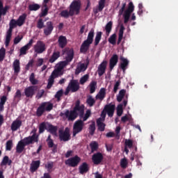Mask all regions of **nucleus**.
Masks as SVG:
<instances>
[{"instance_id": "nucleus-1", "label": "nucleus", "mask_w": 178, "mask_h": 178, "mask_svg": "<svg viewBox=\"0 0 178 178\" xmlns=\"http://www.w3.org/2000/svg\"><path fill=\"white\" fill-rule=\"evenodd\" d=\"M65 54L66 55L65 60H62L57 65L48 79V83L47 86L48 89L51 88V87L54 86L55 79L63 74L64 67H65V66L69 65V63L73 60L74 56V51L73 48H65L63 49V55Z\"/></svg>"}, {"instance_id": "nucleus-2", "label": "nucleus", "mask_w": 178, "mask_h": 178, "mask_svg": "<svg viewBox=\"0 0 178 178\" xmlns=\"http://www.w3.org/2000/svg\"><path fill=\"white\" fill-rule=\"evenodd\" d=\"M85 105H81L80 99H77L75 102V106H74V109H72V111L67 109L64 113H61L60 115L63 116V115H65V117L67 118L68 120H74L79 115L81 119H83Z\"/></svg>"}, {"instance_id": "nucleus-3", "label": "nucleus", "mask_w": 178, "mask_h": 178, "mask_svg": "<svg viewBox=\"0 0 178 178\" xmlns=\"http://www.w3.org/2000/svg\"><path fill=\"white\" fill-rule=\"evenodd\" d=\"M32 136H29L28 137H24L23 140L18 141L16 145V152L21 154L25 149L26 145L29 144H33V143H38L39 141V136L37 134V129L34 127L31 132Z\"/></svg>"}, {"instance_id": "nucleus-4", "label": "nucleus", "mask_w": 178, "mask_h": 178, "mask_svg": "<svg viewBox=\"0 0 178 178\" xmlns=\"http://www.w3.org/2000/svg\"><path fill=\"white\" fill-rule=\"evenodd\" d=\"M79 88L80 84L78 80L72 79L70 81V83H68V86H67V88L65 89L64 94L65 95H68L70 91H71L72 92H76L79 90Z\"/></svg>"}, {"instance_id": "nucleus-5", "label": "nucleus", "mask_w": 178, "mask_h": 178, "mask_svg": "<svg viewBox=\"0 0 178 178\" xmlns=\"http://www.w3.org/2000/svg\"><path fill=\"white\" fill-rule=\"evenodd\" d=\"M53 107L54 105L51 102H42L36 110L37 116H42L45 111H50Z\"/></svg>"}, {"instance_id": "nucleus-6", "label": "nucleus", "mask_w": 178, "mask_h": 178, "mask_svg": "<svg viewBox=\"0 0 178 178\" xmlns=\"http://www.w3.org/2000/svg\"><path fill=\"white\" fill-rule=\"evenodd\" d=\"M17 20H15V19H12L10 22H9V29L7 31L6 37V47H8L10 39L12 38V33L13 29L17 27Z\"/></svg>"}, {"instance_id": "nucleus-7", "label": "nucleus", "mask_w": 178, "mask_h": 178, "mask_svg": "<svg viewBox=\"0 0 178 178\" xmlns=\"http://www.w3.org/2000/svg\"><path fill=\"white\" fill-rule=\"evenodd\" d=\"M81 8V1H72L71 5H70V16H74V15H79L80 13Z\"/></svg>"}, {"instance_id": "nucleus-8", "label": "nucleus", "mask_w": 178, "mask_h": 178, "mask_svg": "<svg viewBox=\"0 0 178 178\" xmlns=\"http://www.w3.org/2000/svg\"><path fill=\"white\" fill-rule=\"evenodd\" d=\"M83 127L84 122L81 118L79 119L78 120H76L75 123H74L73 125V136H76L78 133L82 131Z\"/></svg>"}, {"instance_id": "nucleus-9", "label": "nucleus", "mask_w": 178, "mask_h": 178, "mask_svg": "<svg viewBox=\"0 0 178 178\" xmlns=\"http://www.w3.org/2000/svg\"><path fill=\"white\" fill-rule=\"evenodd\" d=\"M38 90V86H29L24 88V93L26 98H33Z\"/></svg>"}, {"instance_id": "nucleus-10", "label": "nucleus", "mask_w": 178, "mask_h": 178, "mask_svg": "<svg viewBox=\"0 0 178 178\" xmlns=\"http://www.w3.org/2000/svg\"><path fill=\"white\" fill-rule=\"evenodd\" d=\"M58 134H59V138L61 140V141H68L70 140V130L69 127H65V130H62L60 129L58 130Z\"/></svg>"}, {"instance_id": "nucleus-11", "label": "nucleus", "mask_w": 178, "mask_h": 178, "mask_svg": "<svg viewBox=\"0 0 178 178\" xmlns=\"http://www.w3.org/2000/svg\"><path fill=\"white\" fill-rule=\"evenodd\" d=\"M81 161L80 156L79 155H75L74 156H71L70 158H68L65 161V164L69 165V166H77Z\"/></svg>"}, {"instance_id": "nucleus-12", "label": "nucleus", "mask_w": 178, "mask_h": 178, "mask_svg": "<svg viewBox=\"0 0 178 178\" xmlns=\"http://www.w3.org/2000/svg\"><path fill=\"white\" fill-rule=\"evenodd\" d=\"M44 51H46V44L43 41H37L34 45V51L36 54H42Z\"/></svg>"}, {"instance_id": "nucleus-13", "label": "nucleus", "mask_w": 178, "mask_h": 178, "mask_svg": "<svg viewBox=\"0 0 178 178\" xmlns=\"http://www.w3.org/2000/svg\"><path fill=\"white\" fill-rule=\"evenodd\" d=\"M104 160V155L102 152H95L92 156V161L95 165H99Z\"/></svg>"}, {"instance_id": "nucleus-14", "label": "nucleus", "mask_w": 178, "mask_h": 178, "mask_svg": "<svg viewBox=\"0 0 178 178\" xmlns=\"http://www.w3.org/2000/svg\"><path fill=\"white\" fill-rule=\"evenodd\" d=\"M104 111H106L110 118H112L115 113V104H106V105L104 106Z\"/></svg>"}, {"instance_id": "nucleus-15", "label": "nucleus", "mask_w": 178, "mask_h": 178, "mask_svg": "<svg viewBox=\"0 0 178 178\" xmlns=\"http://www.w3.org/2000/svg\"><path fill=\"white\" fill-rule=\"evenodd\" d=\"M108 65V60H103L98 66L97 67V73L99 77L103 76L104 73L106 72V67Z\"/></svg>"}, {"instance_id": "nucleus-16", "label": "nucleus", "mask_w": 178, "mask_h": 178, "mask_svg": "<svg viewBox=\"0 0 178 178\" xmlns=\"http://www.w3.org/2000/svg\"><path fill=\"white\" fill-rule=\"evenodd\" d=\"M34 42L33 38H31V40H29V42L26 44V45H24V47H22L20 48L19 51V55H26L27 54V51L31 48Z\"/></svg>"}, {"instance_id": "nucleus-17", "label": "nucleus", "mask_w": 178, "mask_h": 178, "mask_svg": "<svg viewBox=\"0 0 178 178\" xmlns=\"http://www.w3.org/2000/svg\"><path fill=\"white\" fill-rule=\"evenodd\" d=\"M118 60H119L118 55L117 54H113V55H112L111 58H110V60H109L110 70H113L114 69L115 66L118 65Z\"/></svg>"}, {"instance_id": "nucleus-18", "label": "nucleus", "mask_w": 178, "mask_h": 178, "mask_svg": "<svg viewBox=\"0 0 178 178\" xmlns=\"http://www.w3.org/2000/svg\"><path fill=\"white\" fill-rule=\"evenodd\" d=\"M49 148H52L53 152H57L58 144H54L53 138H51V134H49L46 140Z\"/></svg>"}, {"instance_id": "nucleus-19", "label": "nucleus", "mask_w": 178, "mask_h": 178, "mask_svg": "<svg viewBox=\"0 0 178 178\" xmlns=\"http://www.w3.org/2000/svg\"><path fill=\"white\" fill-rule=\"evenodd\" d=\"M54 29V23L52 22H47L46 26H44V33L45 35H50Z\"/></svg>"}, {"instance_id": "nucleus-20", "label": "nucleus", "mask_w": 178, "mask_h": 178, "mask_svg": "<svg viewBox=\"0 0 178 178\" xmlns=\"http://www.w3.org/2000/svg\"><path fill=\"white\" fill-rule=\"evenodd\" d=\"M120 67L125 72L129 65V60L127 58H124V56L120 57Z\"/></svg>"}, {"instance_id": "nucleus-21", "label": "nucleus", "mask_w": 178, "mask_h": 178, "mask_svg": "<svg viewBox=\"0 0 178 178\" xmlns=\"http://www.w3.org/2000/svg\"><path fill=\"white\" fill-rule=\"evenodd\" d=\"M106 96V88L104 87H102L100 88L99 92L95 95L96 99H100V101H103L105 97Z\"/></svg>"}, {"instance_id": "nucleus-22", "label": "nucleus", "mask_w": 178, "mask_h": 178, "mask_svg": "<svg viewBox=\"0 0 178 178\" xmlns=\"http://www.w3.org/2000/svg\"><path fill=\"white\" fill-rule=\"evenodd\" d=\"M40 164L41 161L40 160L32 161L30 166V171L31 172V173H34V172H36L38 168H40Z\"/></svg>"}, {"instance_id": "nucleus-23", "label": "nucleus", "mask_w": 178, "mask_h": 178, "mask_svg": "<svg viewBox=\"0 0 178 178\" xmlns=\"http://www.w3.org/2000/svg\"><path fill=\"white\" fill-rule=\"evenodd\" d=\"M89 65V60L86 62V64L85 63H81L79 66H78L75 70V74H79L81 72H85L87 70Z\"/></svg>"}, {"instance_id": "nucleus-24", "label": "nucleus", "mask_w": 178, "mask_h": 178, "mask_svg": "<svg viewBox=\"0 0 178 178\" xmlns=\"http://www.w3.org/2000/svg\"><path fill=\"white\" fill-rule=\"evenodd\" d=\"M22 124V121L20 119H16L14 120L11 124V130L13 131H16Z\"/></svg>"}, {"instance_id": "nucleus-25", "label": "nucleus", "mask_w": 178, "mask_h": 178, "mask_svg": "<svg viewBox=\"0 0 178 178\" xmlns=\"http://www.w3.org/2000/svg\"><path fill=\"white\" fill-rule=\"evenodd\" d=\"M58 42V47H60V48H64L65 49V47H66L67 44V40L65 35H60Z\"/></svg>"}, {"instance_id": "nucleus-26", "label": "nucleus", "mask_w": 178, "mask_h": 178, "mask_svg": "<svg viewBox=\"0 0 178 178\" xmlns=\"http://www.w3.org/2000/svg\"><path fill=\"white\" fill-rule=\"evenodd\" d=\"M90 168L88 163L87 162H83L81 165H79V170L81 175H83V173H87L88 172Z\"/></svg>"}, {"instance_id": "nucleus-27", "label": "nucleus", "mask_w": 178, "mask_h": 178, "mask_svg": "<svg viewBox=\"0 0 178 178\" xmlns=\"http://www.w3.org/2000/svg\"><path fill=\"white\" fill-rule=\"evenodd\" d=\"M94 37H95V30L92 29L89 31V33L88 34L87 40H88V49H90V47L91 44H92V42H93Z\"/></svg>"}, {"instance_id": "nucleus-28", "label": "nucleus", "mask_w": 178, "mask_h": 178, "mask_svg": "<svg viewBox=\"0 0 178 178\" xmlns=\"http://www.w3.org/2000/svg\"><path fill=\"white\" fill-rule=\"evenodd\" d=\"M125 27L124 24H120V28L119 30L118 38L117 41V44H120L121 41L123 40L124 33Z\"/></svg>"}, {"instance_id": "nucleus-29", "label": "nucleus", "mask_w": 178, "mask_h": 178, "mask_svg": "<svg viewBox=\"0 0 178 178\" xmlns=\"http://www.w3.org/2000/svg\"><path fill=\"white\" fill-rule=\"evenodd\" d=\"M60 51H54L51 56L49 58V62H50V63H54L55 60H56V59H58V58H60Z\"/></svg>"}, {"instance_id": "nucleus-30", "label": "nucleus", "mask_w": 178, "mask_h": 178, "mask_svg": "<svg viewBox=\"0 0 178 178\" xmlns=\"http://www.w3.org/2000/svg\"><path fill=\"white\" fill-rule=\"evenodd\" d=\"M47 131L51 133V134H56L58 126H54L51 123H49V122H47Z\"/></svg>"}, {"instance_id": "nucleus-31", "label": "nucleus", "mask_w": 178, "mask_h": 178, "mask_svg": "<svg viewBox=\"0 0 178 178\" xmlns=\"http://www.w3.org/2000/svg\"><path fill=\"white\" fill-rule=\"evenodd\" d=\"M97 124L98 127V130H99L100 131H104L106 128V124L102 122V118H99L97 120Z\"/></svg>"}, {"instance_id": "nucleus-32", "label": "nucleus", "mask_w": 178, "mask_h": 178, "mask_svg": "<svg viewBox=\"0 0 178 178\" xmlns=\"http://www.w3.org/2000/svg\"><path fill=\"white\" fill-rule=\"evenodd\" d=\"M88 51V41L87 38L86 40H85V41H83V42H82V44L81 45V48H80V51L83 54H86Z\"/></svg>"}, {"instance_id": "nucleus-33", "label": "nucleus", "mask_w": 178, "mask_h": 178, "mask_svg": "<svg viewBox=\"0 0 178 178\" xmlns=\"http://www.w3.org/2000/svg\"><path fill=\"white\" fill-rule=\"evenodd\" d=\"M12 162L13 161L12 159H10L8 155H5L2 159L1 165L4 166L6 165H11Z\"/></svg>"}, {"instance_id": "nucleus-34", "label": "nucleus", "mask_w": 178, "mask_h": 178, "mask_svg": "<svg viewBox=\"0 0 178 178\" xmlns=\"http://www.w3.org/2000/svg\"><path fill=\"white\" fill-rule=\"evenodd\" d=\"M113 22L112 21L108 22L105 26L106 34L109 35L113 29Z\"/></svg>"}, {"instance_id": "nucleus-35", "label": "nucleus", "mask_w": 178, "mask_h": 178, "mask_svg": "<svg viewBox=\"0 0 178 178\" xmlns=\"http://www.w3.org/2000/svg\"><path fill=\"white\" fill-rule=\"evenodd\" d=\"M46 129L48 130V122H42L39 124V133H44Z\"/></svg>"}, {"instance_id": "nucleus-36", "label": "nucleus", "mask_w": 178, "mask_h": 178, "mask_svg": "<svg viewBox=\"0 0 178 178\" xmlns=\"http://www.w3.org/2000/svg\"><path fill=\"white\" fill-rule=\"evenodd\" d=\"M13 68L15 73H19L20 72V62L19 59H15V60H14Z\"/></svg>"}, {"instance_id": "nucleus-37", "label": "nucleus", "mask_w": 178, "mask_h": 178, "mask_svg": "<svg viewBox=\"0 0 178 178\" xmlns=\"http://www.w3.org/2000/svg\"><path fill=\"white\" fill-rule=\"evenodd\" d=\"M126 92L127 91L124 89L120 90L119 91V94L117 95V101H118V102H121L122 101Z\"/></svg>"}, {"instance_id": "nucleus-38", "label": "nucleus", "mask_w": 178, "mask_h": 178, "mask_svg": "<svg viewBox=\"0 0 178 178\" xmlns=\"http://www.w3.org/2000/svg\"><path fill=\"white\" fill-rule=\"evenodd\" d=\"M97 86V82L96 81H92L90 83L89 87H90V94H93V92L96 91Z\"/></svg>"}, {"instance_id": "nucleus-39", "label": "nucleus", "mask_w": 178, "mask_h": 178, "mask_svg": "<svg viewBox=\"0 0 178 178\" xmlns=\"http://www.w3.org/2000/svg\"><path fill=\"white\" fill-rule=\"evenodd\" d=\"M102 37V31H97L95 38V45L97 46L99 44Z\"/></svg>"}, {"instance_id": "nucleus-40", "label": "nucleus", "mask_w": 178, "mask_h": 178, "mask_svg": "<svg viewBox=\"0 0 178 178\" xmlns=\"http://www.w3.org/2000/svg\"><path fill=\"white\" fill-rule=\"evenodd\" d=\"M54 166V163L53 161H49L45 164V168L47 170L48 173H49V175H51L53 168Z\"/></svg>"}, {"instance_id": "nucleus-41", "label": "nucleus", "mask_w": 178, "mask_h": 178, "mask_svg": "<svg viewBox=\"0 0 178 178\" xmlns=\"http://www.w3.org/2000/svg\"><path fill=\"white\" fill-rule=\"evenodd\" d=\"M26 19V13H23L19 16V19H17V26H22Z\"/></svg>"}, {"instance_id": "nucleus-42", "label": "nucleus", "mask_w": 178, "mask_h": 178, "mask_svg": "<svg viewBox=\"0 0 178 178\" xmlns=\"http://www.w3.org/2000/svg\"><path fill=\"white\" fill-rule=\"evenodd\" d=\"M90 147L91 148V152H95V151H97L99 148V144L97 141H91L90 143Z\"/></svg>"}, {"instance_id": "nucleus-43", "label": "nucleus", "mask_w": 178, "mask_h": 178, "mask_svg": "<svg viewBox=\"0 0 178 178\" xmlns=\"http://www.w3.org/2000/svg\"><path fill=\"white\" fill-rule=\"evenodd\" d=\"M95 102L96 101L92 95H89V97H88L86 99V103L88 104V105H89V106H93Z\"/></svg>"}, {"instance_id": "nucleus-44", "label": "nucleus", "mask_w": 178, "mask_h": 178, "mask_svg": "<svg viewBox=\"0 0 178 178\" xmlns=\"http://www.w3.org/2000/svg\"><path fill=\"white\" fill-rule=\"evenodd\" d=\"M96 130V123L95 122H92V123L89 125V133L91 136L95 134V131Z\"/></svg>"}, {"instance_id": "nucleus-45", "label": "nucleus", "mask_w": 178, "mask_h": 178, "mask_svg": "<svg viewBox=\"0 0 178 178\" xmlns=\"http://www.w3.org/2000/svg\"><path fill=\"white\" fill-rule=\"evenodd\" d=\"M60 15L61 16V17H65V19H68V17H70V8L69 11L67 10H61Z\"/></svg>"}, {"instance_id": "nucleus-46", "label": "nucleus", "mask_w": 178, "mask_h": 178, "mask_svg": "<svg viewBox=\"0 0 178 178\" xmlns=\"http://www.w3.org/2000/svg\"><path fill=\"white\" fill-rule=\"evenodd\" d=\"M29 81H31V84H33V86H35V84H38V80H37V79H35V73L31 74V76L29 77Z\"/></svg>"}, {"instance_id": "nucleus-47", "label": "nucleus", "mask_w": 178, "mask_h": 178, "mask_svg": "<svg viewBox=\"0 0 178 178\" xmlns=\"http://www.w3.org/2000/svg\"><path fill=\"white\" fill-rule=\"evenodd\" d=\"M123 17H124V23H128L129 21L130 17H129V8H127L126 10H124L123 13Z\"/></svg>"}, {"instance_id": "nucleus-48", "label": "nucleus", "mask_w": 178, "mask_h": 178, "mask_svg": "<svg viewBox=\"0 0 178 178\" xmlns=\"http://www.w3.org/2000/svg\"><path fill=\"white\" fill-rule=\"evenodd\" d=\"M123 113V104H119L117 106V115L118 116H122Z\"/></svg>"}, {"instance_id": "nucleus-49", "label": "nucleus", "mask_w": 178, "mask_h": 178, "mask_svg": "<svg viewBox=\"0 0 178 178\" xmlns=\"http://www.w3.org/2000/svg\"><path fill=\"white\" fill-rule=\"evenodd\" d=\"M44 9L42 10V13L40 15V17H44L45 16H47V15H48L49 8L47 7V5H46V3H44Z\"/></svg>"}, {"instance_id": "nucleus-50", "label": "nucleus", "mask_w": 178, "mask_h": 178, "mask_svg": "<svg viewBox=\"0 0 178 178\" xmlns=\"http://www.w3.org/2000/svg\"><path fill=\"white\" fill-rule=\"evenodd\" d=\"M116 37L117 34L114 33L109 37L108 42L114 45L115 44H116Z\"/></svg>"}, {"instance_id": "nucleus-51", "label": "nucleus", "mask_w": 178, "mask_h": 178, "mask_svg": "<svg viewBox=\"0 0 178 178\" xmlns=\"http://www.w3.org/2000/svg\"><path fill=\"white\" fill-rule=\"evenodd\" d=\"M37 27L38 29H43L44 27H45L44 26V22L43 20V19H42V17H40L38 22H37Z\"/></svg>"}, {"instance_id": "nucleus-52", "label": "nucleus", "mask_w": 178, "mask_h": 178, "mask_svg": "<svg viewBox=\"0 0 178 178\" xmlns=\"http://www.w3.org/2000/svg\"><path fill=\"white\" fill-rule=\"evenodd\" d=\"M13 147V140H8V141H6V149L8 151H10L12 149Z\"/></svg>"}, {"instance_id": "nucleus-53", "label": "nucleus", "mask_w": 178, "mask_h": 178, "mask_svg": "<svg viewBox=\"0 0 178 178\" xmlns=\"http://www.w3.org/2000/svg\"><path fill=\"white\" fill-rule=\"evenodd\" d=\"M40 5L38 3H33L29 6V10H38L40 9Z\"/></svg>"}, {"instance_id": "nucleus-54", "label": "nucleus", "mask_w": 178, "mask_h": 178, "mask_svg": "<svg viewBox=\"0 0 178 178\" xmlns=\"http://www.w3.org/2000/svg\"><path fill=\"white\" fill-rule=\"evenodd\" d=\"M63 95V90H58L57 92H56L54 97L57 99V101H60L61 97Z\"/></svg>"}, {"instance_id": "nucleus-55", "label": "nucleus", "mask_w": 178, "mask_h": 178, "mask_svg": "<svg viewBox=\"0 0 178 178\" xmlns=\"http://www.w3.org/2000/svg\"><path fill=\"white\" fill-rule=\"evenodd\" d=\"M5 56H6V48L3 47L0 49V62H2V60H3Z\"/></svg>"}, {"instance_id": "nucleus-56", "label": "nucleus", "mask_w": 178, "mask_h": 178, "mask_svg": "<svg viewBox=\"0 0 178 178\" xmlns=\"http://www.w3.org/2000/svg\"><path fill=\"white\" fill-rule=\"evenodd\" d=\"M135 9V6L133 3V2H129V6H128V11H129V17H130L132 12H134Z\"/></svg>"}, {"instance_id": "nucleus-57", "label": "nucleus", "mask_w": 178, "mask_h": 178, "mask_svg": "<svg viewBox=\"0 0 178 178\" xmlns=\"http://www.w3.org/2000/svg\"><path fill=\"white\" fill-rule=\"evenodd\" d=\"M128 161L127 158H122L120 161V166L121 168H127Z\"/></svg>"}, {"instance_id": "nucleus-58", "label": "nucleus", "mask_w": 178, "mask_h": 178, "mask_svg": "<svg viewBox=\"0 0 178 178\" xmlns=\"http://www.w3.org/2000/svg\"><path fill=\"white\" fill-rule=\"evenodd\" d=\"M89 76V74H84L83 76H82V77H81L79 83L81 84H84V83H86V81H88Z\"/></svg>"}, {"instance_id": "nucleus-59", "label": "nucleus", "mask_w": 178, "mask_h": 178, "mask_svg": "<svg viewBox=\"0 0 178 178\" xmlns=\"http://www.w3.org/2000/svg\"><path fill=\"white\" fill-rule=\"evenodd\" d=\"M122 81L120 79L118 80L115 84H114V87H113V92H118V90H119V87L121 84Z\"/></svg>"}, {"instance_id": "nucleus-60", "label": "nucleus", "mask_w": 178, "mask_h": 178, "mask_svg": "<svg viewBox=\"0 0 178 178\" xmlns=\"http://www.w3.org/2000/svg\"><path fill=\"white\" fill-rule=\"evenodd\" d=\"M22 97V91L21 90H17L14 99H17V101H20Z\"/></svg>"}, {"instance_id": "nucleus-61", "label": "nucleus", "mask_w": 178, "mask_h": 178, "mask_svg": "<svg viewBox=\"0 0 178 178\" xmlns=\"http://www.w3.org/2000/svg\"><path fill=\"white\" fill-rule=\"evenodd\" d=\"M90 115H91V111H90V109H88V110L86 111L85 115H83V123H84V122H85L86 120H87L88 119V118H90Z\"/></svg>"}, {"instance_id": "nucleus-62", "label": "nucleus", "mask_w": 178, "mask_h": 178, "mask_svg": "<svg viewBox=\"0 0 178 178\" xmlns=\"http://www.w3.org/2000/svg\"><path fill=\"white\" fill-rule=\"evenodd\" d=\"M2 15H5V8H3V3L2 1H0V19L2 17Z\"/></svg>"}, {"instance_id": "nucleus-63", "label": "nucleus", "mask_w": 178, "mask_h": 178, "mask_svg": "<svg viewBox=\"0 0 178 178\" xmlns=\"http://www.w3.org/2000/svg\"><path fill=\"white\" fill-rule=\"evenodd\" d=\"M34 63V59H31L27 65H26L25 70H29L30 67H33Z\"/></svg>"}, {"instance_id": "nucleus-64", "label": "nucleus", "mask_w": 178, "mask_h": 178, "mask_svg": "<svg viewBox=\"0 0 178 178\" xmlns=\"http://www.w3.org/2000/svg\"><path fill=\"white\" fill-rule=\"evenodd\" d=\"M8 99V97L6 95H2L1 97V105H2V111L4 109V105Z\"/></svg>"}]
</instances>
